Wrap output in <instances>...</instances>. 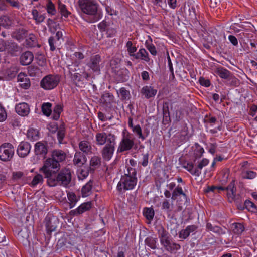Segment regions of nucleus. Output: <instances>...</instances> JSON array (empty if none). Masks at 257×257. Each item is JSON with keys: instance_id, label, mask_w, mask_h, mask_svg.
Segmentation results:
<instances>
[{"instance_id": "30", "label": "nucleus", "mask_w": 257, "mask_h": 257, "mask_svg": "<svg viewBox=\"0 0 257 257\" xmlns=\"http://www.w3.org/2000/svg\"><path fill=\"white\" fill-rule=\"evenodd\" d=\"M180 195L182 196L183 199L185 201H186L187 199V196L185 193H184L182 187L179 185H178L173 191L171 199L175 200Z\"/></svg>"}, {"instance_id": "27", "label": "nucleus", "mask_w": 257, "mask_h": 257, "mask_svg": "<svg viewBox=\"0 0 257 257\" xmlns=\"http://www.w3.org/2000/svg\"><path fill=\"white\" fill-rule=\"evenodd\" d=\"M197 227L195 225H189L185 229H182L179 232V237L182 239H186L191 232L195 231Z\"/></svg>"}, {"instance_id": "14", "label": "nucleus", "mask_w": 257, "mask_h": 257, "mask_svg": "<svg viewBox=\"0 0 257 257\" xmlns=\"http://www.w3.org/2000/svg\"><path fill=\"white\" fill-rule=\"evenodd\" d=\"M197 6L194 4H187L184 7V12L185 16L191 21L192 22H195L197 21L196 8Z\"/></svg>"}, {"instance_id": "28", "label": "nucleus", "mask_w": 257, "mask_h": 257, "mask_svg": "<svg viewBox=\"0 0 257 257\" xmlns=\"http://www.w3.org/2000/svg\"><path fill=\"white\" fill-rule=\"evenodd\" d=\"M141 93L145 98L149 99L155 96L157 93V90L150 86H145L142 88Z\"/></svg>"}, {"instance_id": "59", "label": "nucleus", "mask_w": 257, "mask_h": 257, "mask_svg": "<svg viewBox=\"0 0 257 257\" xmlns=\"http://www.w3.org/2000/svg\"><path fill=\"white\" fill-rule=\"evenodd\" d=\"M127 51L131 56V54H135L134 53L136 51L137 48L135 46L133 45L132 41H128L126 44Z\"/></svg>"}, {"instance_id": "24", "label": "nucleus", "mask_w": 257, "mask_h": 257, "mask_svg": "<svg viewBox=\"0 0 257 257\" xmlns=\"http://www.w3.org/2000/svg\"><path fill=\"white\" fill-rule=\"evenodd\" d=\"M7 50L12 56H16L21 52L22 48L15 42H8Z\"/></svg>"}, {"instance_id": "43", "label": "nucleus", "mask_w": 257, "mask_h": 257, "mask_svg": "<svg viewBox=\"0 0 257 257\" xmlns=\"http://www.w3.org/2000/svg\"><path fill=\"white\" fill-rule=\"evenodd\" d=\"M12 24V22L8 16L4 15L0 17V26L9 28Z\"/></svg>"}, {"instance_id": "5", "label": "nucleus", "mask_w": 257, "mask_h": 257, "mask_svg": "<svg viewBox=\"0 0 257 257\" xmlns=\"http://www.w3.org/2000/svg\"><path fill=\"white\" fill-rule=\"evenodd\" d=\"M60 165L58 162L54 161L50 159H47L44 162L42 168L40 169V171L42 172L45 177L47 179V182L49 185V179L54 177V176L60 169Z\"/></svg>"}, {"instance_id": "41", "label": "nucleus", "mask_w": 257, "mask_h": 257, "mask_svg": "<svg viewBox=\"0 0 257 257\" xmlns=\"http://www.w3.org/2000/svg\"><path fill=\"white\" fill-rule=\"evenodd\" d=\"M18 69L16 67H11L7 70L5 75L8 80L12 79L15 77L17 73Z\"/></svg>"}, {"instance_id": "62", "label": "nucleus", "mask_w": 257, "mask_h": 257, "mask_svg": "<svg viewBox=\"0 0 257 257\" xmlns=\"http://www.w3.org/2000/svg\"><path fill=\"white\" fill-rule=\"evenodd\" d=\"M95 257H108V253L101 249L97 248L95 250Z\"/></svg>"}, {"instance_id": "1", "label": "nucleus", "mask_w": 257, "mask_h": 257, "mask_svg": "<svg viewBox=\"0 0 257 257\" xmlns=\"http://www.w3.org/2000/svg\"><path fill=\"white\" fill-rule=\"evenodd\" d=\"M78 3L82 12L87 15L88 22L94 23L102 18V10L96 0H78Z\"/></svg>"}, {"instance_id": "12", "label": "nucleus", "mask_w": 257, "mask_h": 257, "mask_svg": "<svg viewBox=\"0 0 257 257\" xmlns=\"http://www.w3.org/2000/svg\"><path fill=\"white\" fill-rule=\"evenodd\" d=\"M134 145V138L131 134L124 136L121 141L118 151L123 152L131 150Z\"/></svg>"}, {"instance_id": "9", "label": "nucleus", "mask_w": 257, "mask_h": 257, "mask_svg": "<svg viewBox=\"0 0 257 257\" xmlns=\"http://www.w3.org/2000/svg\"><path fill=\"white\" fill-rule=\"evenodd\" d=\"M115 140V136L110 133L101 132L96 133L95 135L96 144L98 146L105 145Z\"/></svg>"}, {"instance_id": "44", "label": "nucleus", "mask_w": 257, "mask_h": 257, "mask_svg": "<svg viewBox=\"0 0 257 257\" xmlns=\"http://www.w3.org/2000/svg\"><path fill=\"white\" fill-rule=\"evenodd\" d=\"M67 198L69 200V206L70 208H73L78 201L77 196L73 192L67 193Z\"/></svg>"}, {"instance_id": "29", "label": "nucleus", "mask_w": 257, "mask_h": 257, "mask_svg": "<svg viewBox=\"0 0 257 257\" xmlns=\"http://www.w3.org/2000/svg\"><path fill=\"white\" fill-rule=\"evenodd\" d=\"M131 56L136 59H141L147 62L150 61L148 53L144 48L140 49L137 53L131 54Z\"/></svg>"}, {"instance_id": "46", "label": "nucleus", "mask_w": 257, "mask_h": 257, "mask_svg": "<svg viewBox=\"0 0 257 257\" xmlns=\"http://www.w3.org/2000/svg\"><path fill=\"white\" fill-rule=\"evenodd\" d=\"M51 107V103L49 102L44 103L41 106L42 112L45 115L49 116L52 112Z\"/></svg>"}, {"instance_id": "31", "label": "nucleus", "mask_w": 257, "mask_h": 257, "mask_svg": "<svg viewBox=\"0 0 257 257\" xmlns=\"http://www.w3.org/2000/svg\"><path fill=\"white\" fill-rule=\"evenodd\" d=\"M163 121L165 124H168L171 121L169 103L168 102H164L163 105Z\"/></svg>"}, {"instance_id": "39", "label": "nucleus", "mask_w": 257, "mask_h": 257, "mask_svg": "<svg viewBox=\"0 0 257 257\" xmlns=\"http://www.w3.org/2000/svg\"><path fill=\"white\" fill-rule=\"evenodd\" d=\"M117 94L120 97L122 101L129 100L131 98L130 92L124 87H122L117 91Z\"/></svg>"}, {"instance_id": "64", "label": "nucleus", "mask_w": 257, "mask_h": 257, "mask_svg": "<svg viewBox=\"0 0 257 257\" xmlns=\"http://www.w3.org/2000/svg\"><path fill=\"white\" fill-rule=\"evenodd\" d=\"M7 117L5 108L0 104V122H3Z\"/></svg>"}, {"instance_id": "10", "label": "nucleus", "mask_w": 257, "mask_h": 257, "mask_svg": "<svg viewBox=\"0 0 257 257\" xmlns=\"http://www.w3.org/2000/svg\"><path fill=\"white\" fill-rule=\"evenodd\" d=\"M87 65L93 72L98 73L100 72L101 68L104 66L101 57L99 54L92 56L89 61L87 63Z\"/></svg>"}, {"instance_id": "22", "label": "nucleus", "mask_w": 257, "mask_h": 257, "mask_svg": "<svg viewBox=\"0 0 257 257\" xmlns=\"http://www.w3.org/2000/svg\"><path fill=\"white\" fill-rule=\"evenodd\" d=\"M79 148L80 152L86 155H90L92 153V147L91 143L86 140H83L79 143Z\"/></svg>"}, {"instance_id": "40", "label": "nucleus", "mask_w": 257, "mask_h": 257, "mask_svg": "<svg viewBox=\"0 0 257 257\" xmlns=\"http://www.w3.org/2000/svg\"><path fill=\"white\" fill-rule=\"evenodd\" d=\"M32 14L33 15V19L35 21V22L37 24L41 23L43 22L45 19V15L40 14L36 9H33L32 10Z\"/></svg>"}, {"instance_id": "26", "label": "nucleus", "mask_w": 257, "mask_h": 257, "mask_svg": "<svg viewBox=\"0 0 257 257\" xmlns=\"http://www.w3.org/2000/svg\"><path fill=\"white\" fill-rule=\"evenodd\" d=\"M116 78L120 82H124L128 79L129 71L126 68L119 69L117 71L115 70Z\"/></svg>"}, {"instance_id": "25", "label": "nucleus", "mask_w": 257, "mask_h": 257, "mask_svg": "<svg viewBox=\"0 0 257 257\" xmlns=\"http://www.w3.org/2000/svg\"><path fill=\"white\" fill-rule=\"evenodd\" d=\"M65 158L66 154L63 151L54 150L52 153V158L50 159L59 164L60 162L64 161Z\"/></svg>"}, {"instance_id": "52", "label": "nucleus", "mask_w": 257, "mask_h": 257, "mask_svg": "<svg viewBox=\"0 0 257 257\" xmlns=\"http://www.w3.org/2000/svg\"><path fill=\"white\" fill-rule=\"evenodd\" d=\"M204 153V149L198 144H195V149L194 150V157L196 159L201 157Z\"/></svg>"}, {"instance_id": "7", "label": "nucleus", "mask_w": 257, "mask_h": 257, "mask_svg": "<svg viewBox=\"0 0 257 257\" xmlns=\"http://www.w3.org/2000/svg\"><path fill=\"white\" fill-rule=\"evenodd\" d=\"M60 82V77L57 75L49 74L45 76L41 81L40 85L45 90H51L55 88Z\"/></svg>"}, {"instance_id": "13", "label": "nucleus", "mask_w": 257, "mask_h": 257, "mask_svg": "<svg viewBox=\"0 0 257 257\" xmlns=\"http://www.w3.org/2000/svg\"><path fill=\"white\" fill-rule=\"evenodd\" d=\"M116 145V141L105 145L101 151V155L104 161H109L115 151V146Z\"/></svg>"}, {"instance_id": "37", "label": "nucleus", "mask_w": 257, "mask_h": 257, "mask_svg": "<svg viewBox=\"0 0 257 257\" xmlns=\"http://www.w3.org/2000/svg\"><path fill=\"white\" fill-rule=\"evenodd\" d=\"M101 164V159L97 156H93L90 161V168L95 170L99 167Z\"/></svg>"}, {"instance_id": "63", "label": "nucleus", "mask_w": 257, "mask_h": 257, "mask_svg": "<svg viewBox=\"0 0 257 257\" xmlns=\"http://www.w3.org/2000/svg\"><path fill=\"white\" fill-rule=\"evenodd\" d=\"M146 46L152 55L154 56H156L157 55V51L154 45L152 44H149L147 42H146Z\"/></svg>"}, {"instance_id": "49", "label": "nucleus", "mask_w": 257, "mask_h": 257, "mask_svg": "<svg viewBox=\"0 0 257 257\" xmlns=\"http://www.w3.org/2000/svg\"><path fill=\"white\" fill-rule=\"evenodd\" d=\"M228 191V195H229L232 198L235 195L236 188L235 187L234 181H232L228 186L225 188V190Z\"/></svg>"}, {"instance_id": "11", "label": "nucleus", "mask_w": 257, "mask_h": 257, "mask_svg": "<svg viewBox=\"0 0 257 257\" xmlns=\"http://www.w3.org/2000/svg\"><path fill=\"white\" fill-rule=\"evenodd\" d=\"M44 223L47 234L51 235L55 231L59 224V219L54 216L48 215L44 219Z\"/></svg>"}, {"instance_id": "47", "label": "nucleus", "mask_w": 257, "mask_h": 257, "mask_svg": "<svg viewBox=\"0 0 257 257\" xmlns=\"http://www.w3.org/2000/svg\"><path fill=\"white\" fill-rule=\"evenodd\" d=\"M27 137L31 140H36L39 138V132L36 129L29 128L27 132Z\"/></svg>"}, {"instance_id": "20", "label": "nucleus", "mask_w": 257, "mask_h": 257, "mask_svg": "<svg viewBox=\"0 0 257 257\" xmlns=\"http://www.w3.org/2000/svg\"><path fill=\"white\" fill-rule=\"evenodd\" d=\"M16 112L21 116H25L30 113V107L29 105L25 102L20 103L15 107Z\"/></svg>"}, {"instance_id": "51", "label": "nucleus", "mask_w": 257, "mask_h": 257, "mask_svg": "<svg viewBox=\"0 0 257 257\" xmlns=\"http://www.w3.org/2000/svg\"><path fill=\"white\" fill-rule=\"evenodd\" d=\"M49 45L50 46V50L54 51L56 50L58 45H59V42L56 41L55 37H50L48 40Z\"/></svg>"}, {"instance_id": "23", "label": "nucleus", "mask_w": 257, "mask_h": 257, "mask_svg": "<svg viewBox=\"0 0 257 257\" xmlns=\"http://www.w3.org/2000/svg\"><path fill=\"white\" fill-rule=\"evenodd\" d=\"M18 81L20 82V86L24 89H27L30 86V81L28 76L23 73H20L17 77Z\"/></svg>"}, {"instance_id": "58", "label": "nucleus", "mask_w": 257, "mask_h": 257, "mask_svg": "<svg viewBox=\"0 0 257 257\" xmlns=\"http://www.w3.org/2000/svg\"><path fill=\"white\" fill-rule=\"evenodd\" d=\"M28 72L30 76H35L39 73L40 69L37 66L32 65L28 68Z\"/></svg>"}, {"instance_id": "38", "label": "nucleus", "mask_w": 257, "mask_h": 257, "mask_svg": "<svg viewBox=\"0 0 257 257\" xmlns=\"http://www.w3.org/2000/svg\"><path fill=\"white\" fill-rule=\"evenodd\" d=\"M216 73L220 77L225 79H227L232 74L229 70L223 67L218 68Z\"/></svg>"}, {"instance_id": "45", "label": "nucleus", "mask_w": 257, "mask_h": 257, "mask_svg": "<svg viewBox=\"0 0 257 257\" xmlns=\"http://www.w3.org/2000/svg\"><path fill=\"white\" fill-rule=\"evenodd\" d=\"M184 168L192 175H194L197 176H199L201 173V171H199V170L196 169V168L194 169L193 164L192 163H187V164L184 166Z\"/></svg>"}, {"instance_id": "18", "label": "nucleus", "mask_w": 257, "mask_h": 257, "mask_svg": "<svg viewBox=\"0 0 257 257\" xmlns=\"http://www.w3.org/2000/svg\"><path fill=\"white\" fill-rule=\"evenodd\" d=\"M87 162L86 155L82 152L77 151L74 156V164L78 167H81Z\"/></svg>"}, {"instance_id": "48", "label": "nucleus", "mask_w": 257, "mask_h": 257, "mask_svg": "<svg viewBox=\"0 0 257 257\" xmlns=\"http://www.w3.org/2000/svg\"><path fill=\"white\" fill-rule=\"evenodd\" d=\"M154 211L152 208H145L143 214L146 219L149 221L152 220L154 216Z\"/></svg>"}, {"instance_id": "36", "label": "nucleus", "mask_w": 257, "mask_h": 257, "mask_svg": "<svg viewBox=\"0 0 257 257\" xmlns=\"http://www.w3.org/2000/svg\"><path fill=\"white\" fill-rule=\"evenodd\" d=\"M52 128H54V130L52 131L53 132H55L57 130H58L57 132V139L58 140L59 143H62V141L63 140V139L65 136V128L64 126V125H61L58 128L57 126H54V127H52Z\"/></svg>"}, {"instance_id": "16", "label": "nucleus", "mask_w": 257, "mask_h": 257, "mask_svg": "<svg viewBox=\"0 0 257 257\" xmlns=\"http://www.w3.org/2000/svg\"><path fill=\"white\" fill-rule=\"evenodd\" d=\"M31 146L30 143L27 142H22L18 145L17 152L20 157H25L30 153Z\"/></svg>"}, {"instance_id": "17", "label": "nucleus", "mask_w": 257, "mask_h": 257, "mask_svg": "<svg viewBox=\"0 0 257 257\" xmlns=\"http://www.w3.org/2000/svg\"><path fill=\"white\" fill-rule=\"evenodd\" d=\"M92 206L91 202L89 201L81 204L77 209L71 211V214L78 215L82 214L85 211L89 210Z\"/></svg>"}, {"instance_id": "4", "label": "nucleus", "mask_w": 257, "mask_h": 257, "mask_svg": "<svg viewBox=\"0 0 257 257\" xmlns=\"http://www.w3.org/2000/svg\"><path fill=\"white\" fill-rule=\"evenodd\" d=\"M71 180V174L69 169H62L57 174L54 176V177L49 179V186L54 187L58 184H60L63 186L68 185Z\"/></svg>"}, {"instance_id": "3", "label": "nucleus", "mask_w": 257, "mask_h": 257, "mask_svg": "<svg viewBox=\"0 0 257 257\" xmlns=\"http://www.w3.org/2000/svg\"><path fill=\"white\" fill-rule=\"evenodd\" d=\"M158 233L160 243L165 250L173 252L180 249V245L172 240L171 235L164 228L161 227L158 229Z\"/></svg>"}, {"instance_id": "55", "label": "nucleus", "mask_w": 257, "mask_h": 257, "mask_svg": "<svg viewBox=\"0 0 257 257\" xmlns=\"http://www.w3.org/2000/svg\"><path fill=\"white\" fill-rule=\"evenodd\" d=\"M228 83V84L232 86H237L239 84V80L236 78L232 74L230 75L227 79Z\"/></svg>"}, {"instance_id": "34", "label": "nucleus", "mask_w": 257, "mask_h": 257, "mask_svg": "<svg viewBox=\"0 0 257 257\" xmlns=\"http://www.w3.org/2000/svg\"><path fill=\"white\" fill-rule=\"evenodd\" d=\"M25 43L28 48L35 47L37 44L36 36L32 33L29 34L25 40Z\"/></svg>"}, {"instance_id": "2", "label": "nucleus", "mask_w": 257, "mask_h": 257, "mask_svg": "<svg viewBox=\"0 0 257 257\" xmlns=\"http://www.w3.org/2000/svg\"><path fill=\"white\" fill-rule=\"evenodd\" d=\"M136 173L137 172L135 169L128 167L127 168V173L122 176L117 185V190L120 192L122 189L124 190L133 189L137 184Z\"/></svg>"}, {"instance_id": "8", "label": "nucleus", "mask_w": 257, "mask_h": 257, "mask_svg": "<svg viewBox=\"0 0 257 257\" xmlns=\"http://www.w3.org/2000/svg\"><path fill=\"white\" fill-rule=\"evenodd\" d=\"M98 28L101 32H105L107 37H112L116 33V28L111 21L103 20L98 24Z\"/></svg>"}, {"instance_id": "6", "label": "nucleus", "mask_w": 257, "mask_h": 257, "mask_svg": "<svg viewBox=\"0 0 257 257\" xmlns=\"http://www.w3.org/2000/svg\"><path fill=\"white\" fill-rule=\"evenodd\" d=\"M13 145L10 143H5L0 146V160L8 162L12 160L14 155Z\"/></svg>"}, {"instance_id": "53", "label": "nucleus", "mask_w": 257, "mask_h": 257, "mask_svg": "<svg viewBox=\"0 0 257 257\" xmlns=\"http://www.w3.org/2000/svg\"><path fill=\"white\" fill-rule=\"evenodd\" d=\"M244 205L245 207L251 212L257 211V209L255 204L249 200H246L244 202Z\"/></svg>"}, {"instance_id": "32", "label": "nucleus", "mask_w": 257, "mask_h": 257, "mask_svg": "<svg viewBox=\"0 0 257 257\" xmlns=\"http://www.w3.org/2000/svg\"><path fill=\"white\" fill-rule=\"evenodd\" d=\"M93 181L90 180L81 189V194L83 197H86L89 196L91 193Z\"/></svg>"}, {"instance_id": "56", "label": "nucleus", "mask_w": 257, "mask_h": 257, "mask_svg": "<svg viewBox=\"0 0 257 257\" xmlns=\"http://www.w3.org/2000/svg\"><path fill=\"white\" fill-rule=\"evenodd\" d=\"M43 181V176L41 174H37L35 176L31 182V186L34 187L38 184H42Z\"/></svg>"}, {"instance_id": "33", "label": "nucleus", "mask_w": 257, "mask_h": 257, "mask_svg": "<svg viewBox=\"0 0 257 257\" xmlns=\"http://www.w3.org/2000/svg\"><path fill=\"white\" fill-rule=\"evenodd\" d=\"M82 72V71H80L79 72H76L71 75L72 80L76 86L81 87V85L84 84L83 77L80 74Z\"/></svg>"}, {"instance_id": "50", "label": "nucleus", "mask_w": 257, "mask_h": 257, "mask_svg": "<svg viewBox=\"0 0 257 257\" xmlns=\"http://www.w3.org/2000/svg\"><path fill=\"white\" fill-rule=\"evenodd\" d=\"M58 10L62 16H63L65 18H67L71 14V13L66 9V6L60 3H59Z\"/></svg>"}, {"instance_id": "57", "label": "nucleus", "mask_w": 257, "mask_h": 257, "mask_svg": "<svg viewBox=\"0 0 257 257\" xmlns=\"http://www.w3.org/2000/svg\"><path fill=\"white\" fill-rule=\"evenodd\" d=\"M67 68L69 70V73L71 75H73V72L76 73L78 71L79 72L81 70V69L79 68V64L76 63H73L72 65H68Z\"/></svg>"}, {"instance_id": "15", "label": "nucleus", "mask_w": 257, "mask_h": 257, "mask_svg": "<svg viewBox=\"0 0 257 257\" xmlns=\"http://www.w3.org/2000/svg\"><path fill=\"white\" fill-rule=\"evenodd\" d=\"M34 152L36 156L45 158L48 152V148L46 143L41 141L37 142L34 146Z\"/></svg>"}, {"instance_id": "35", "label": "nucleus", "mask_w": 257, "mask_h": 257, "mask_svg": "<svg viewBox=\"0 0 257 257\" xmlns=\"http://www.w3.org/2000/svg\"><path fill=\"white\" fill-rule=\"evenodd\" d=\"M231 229L236 234H241L245 229L244 225L240 223H233L231 225Z\"/></svg>"}, {"instance_id": "60", "label": "nucleus", "mask_w": 257, "mask_h": 257, "mask_svg": "<svg viewBox=\"0 0 257 257\" xmlns=\"http://www.w3.org/2000/svg\"><path fill=\"white\" fill-rule=\"evenodd\" d=\"M47 11L49 14L51 15H54L56 13V9L55 8L54 5L52 3L51 1L48 2L47 5Z\"/></svg>"}, {"instance_id": "61", "label": "nucleus", "mask_w": 257, "mask_h": 257, "mask_svg": "<svg viewBox=\"0 0 257 257\" xmlns=\"http://www.w3.org/2000/svg\"><path fill=\"white\" fill-rule=\"evenodd\" d=\"M101 99L104 103H110L113 99V95L109 93H105L102 95Z\"/></svg>"}, {"instance_id": "54", "label": "nucleus", "mask_w": 257, "mask_h": 257, "mask_svg": "<svg viewBox=\"0 0 257 257\" xmlns=\"http://www.w3.org/2000/svg\"><path fill=\"white\" fill-rule=\"evenodd\" d=\"M132 131L139 138L141 139L142 140H144L146 139V137L142 134V129L139 125L134 126Z\"/></svg>"}, {"instance_id": "42", "label": "nucleus", "mask_w": 257, "mask_h": 257, "mask_svg": "<svg viewBox=\"0 0 257 257\" xmlns=\"http://www.w3.org/2000/svg\"><path fill=\"white\" fill-rule=\"evenodd\" d=\"M145 243L152 249L157 248V238L152 236H148L145 240Z\"/></svg>"}, {"instance_id": "21", "label": "nucleus", "mask_w": 257, "mask_h": 257, "mask_svg": "<svg viewBox=\"0 0 257 257\" xmlns=\"http://www.w3.org/2000/svg\"><path fill=\"white\" fill-rule=\"evenodd\" d=\"M27 32V30L23 28H17L12 32V37L20 42L26 37Z\"/></svg>"}, {"instance_id": "19", "label": "nucleus", "mask_w": 257, "mask_h": 257, "mask_svg": "<svg viewBox=\"0 0 257 257\" xmlns=\"http://www.w3.org/2000/svg\"><path fill=\"white\" fill-rule=\"evenodd\" d=\"M34 55L32 52L27 51L22 54L20 57V62L22 65H28L33 60Z\"/></svg>"}]
</instances>
